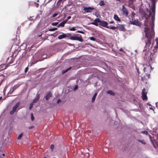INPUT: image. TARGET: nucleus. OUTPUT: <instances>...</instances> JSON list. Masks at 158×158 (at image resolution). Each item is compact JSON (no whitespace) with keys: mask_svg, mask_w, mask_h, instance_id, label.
Returning <instances> with one entry per match:
<instances>
[{"mask_svg":"<svg viewBox=\"0 0 158 158\" xmlns=\"http://www.w3.org/2000/svg\"><path fill=\"white\" fill-rule=\"evenodd\" d=\"M144 31L145 32V37L147 38V42L145 41L146 45L143 52V53L144 54V59L150 62L152 60V59L151 56L152 54L150 51L149 47L151 44V40L152 35L150 32L149 27H144Z\"/></svg>","mask_w":158,"mask_h":158,"instance_id":"obj_1","label":"nucleus"},{"mask_svg":"<svg viewBox=\"0 0 158 158\" xmlns=\"http://www.w3.org/2000/svg\"><path fill=\"white\" fill-rule=\"evenodd\" d=\"M152 3L151 6V11L149 12V16L152 17L151 28L152 31H154V22L155 20L156 4L157 0H150Z\"/></svg>","mask_w":158,"mask_h":158,"instance_id":"obj_2","label":"nucleus"},{"mask_svg":"<svg viewBox=\"0 0 158 158\" xmlns=\"http://www.w3.org/2000/svg\"><path fill=\"white\" fill-rule=\"evenodd\" d=\"M135 15V14L134 12H132L131 18L130 19H131V20L130 21V23L131 24H133L138 26L140 27V23H139V21L137 20L135 21V20H133V18L134 17V15Z\"/></svg>","mask_w":158,"mask_h":158,"instance_id":"obj_3","label":"nucleus"},{"mask_svg":"<svg viewBox=\"0 0 158 158\" xmlns=\"http://www.w3.org/2000/svg\"><path fill=\"white\" fill-rule=\"evenodd\" d=\"M20 103L18 102L16 103L14 106L13 107L12 110L10 112V114L11 115L13 114L16 111L17 108L19 107Z\"/></svg>","mask_w":158,"mask_h":158,"instance_id":"obj_4","label":"nucleus"},{"mask_svg":"<svg viewBox=\"0 0 158 158\" xmlns=\"http://www.w3.org/2000/svg\"><path fill=\"white\" fill-rule=\"evenodd\" d=\"M147 92L146 91L145 88H143L142 90V98L143 100H147Z\"/></svg>","mask_w":158,"mask_h":158,"instance_id":"obj_5","label":"nucleus"},{"mask_svg":"<svg viewBox=\"0 0 158 158\" xmlns=\"http://www.w3.org/2000/svg\"><path fill=\"white\" fill-rule=\"evenodd\" d=\"M70 39L72 40H78L81 42H82L83 41L81 37L78 36H72L70 37Z\"/></svg>","mask_w":158,"mask_h":158,"instance_id":"obj_6","label":"nucleus"},{"mask_svg":"<svg viewBox=\"0 0 158 158\" xmlns=\"http://www.w3.org/2000/svg\"><path fill=\"white\" fill-rule=\"evenodd\" d=\"M99 24L104 27L107 28H109V26H108V23L106 21H104V20H101L100 19Z\"/></svg>","mask_w":158,"mask_h":158,"instance_id":"obj_7","label":"nucleus"},{"mask_svg":"<svg viewBox=\"0 0 158 158\" xmlns=\"http://www.w3.org/2000/svg\"><path fill=\"white\" fill-rule=\"evenodd\" d=\"M94 10V8L93 7L89 6L88 7H84L83 10L86 13H90L92 10Z\"/></svg>","mask_w":158,"mask_h":158,"instance_id":"obj_8","label":"nucleus"},{"mask_svg":"<svg viewBox=\"0 0 158 158\" xmlns=\"http://www.w3.org/2000/svg\"><path fill=\"white\" fill-rule=\"evenodd\" d=\"M122 11L123 14L126 16H127L128 15V12L127 9L125 7L124 5L122 6Z\"/></svg>","mask_w":158,"mask_h":158,"instance_id":"obj_9","label":"nucleus"},{"mask_svg":"<svg viewBox=\"0 0 158 158\" xmlns=\"http://www.w3.org/2000/svg\"><path fill=\"white\" fill-rule=\"evenodd\" d=\"M19 87L18 85H15L12 88L10 89L8 94H11L17 88Z\"/></svg>","mask_w":158,"mask_h":158,"instance_id":"obj_10","label":"nucleus"},{"mask_svg":"<svg viewBox=\"0 0 158 158\" xmlns=\"http://www.w3.org/2000/svg\"><path fill=\"white\" fill-rule=\"evenodd\" d=\"M100 19H96L93 22L91 23L92 24L95 25L96 26H98V23H99Z\"/></svg>","mask_w":158,"mask_h":158,"instance_id":"obj_11","label":"nucleus"},{"mask_svg":"<svg viewBox=\"0 0 158 158\" xmlns=\"http://www.w3.org/2000/svg\"><path fill=\"white\" fill-rule=\"evenodd\" d=\"M52 97V93L51 92H49L46 94L45 96V99L47 100H48Z\"/></svg>","mask_w":158,"mask_h":158,"instance_id":"obj_12","label":"nucleus"},{"mask_svg":"<svg viewBox=\"0 0 158 158\" xmlns=\"http://www.w3.org/2000/svg\"><path fill=\"white\" fill-rule=\"evenodd\" d=\"M67 37V35L65 34H63L61 35H59L58 37V38L59 40H61L63 38H65Z\"/></svg>","mask_w":158,"mask_h":158,"instance_id":"obj_13","label":"nucleus"},{"mask_svg":"<svg viewBox=\"0 0 158 158\" xmlns=\"http://www.w3.org/2000/svg\"><path fill=\"white\" fill-rule=\"evenodd\" d=\"M40 98V95L39 94H37L36 95V97L35 99L33 100V103H35L37 102L38 100Z\"/></svg>","mask_w":158,"mask_h":158,"instance_id":"obj_14","label":"nucleus"},{"mask_svg":"<svg viewBox=\"0 0 158 158\" xmlns=\"http://www.w3.org/2000/svg\"><path fill=\"white\" fill-rule=\"evenodd\" d=\"M118 29L119 30L124 31L125 30V28L123 25H120L117 27Z\"/></svg>","mask_w":158,"mask_h":158,"instance_id":"obj_15","label":"nucleus"},{"mask_svg":"<svg viewBox=\"0 0 158 158\" xmlns=\"http://www.w3.org/2000/svg\"><path fill=\"white\" fill-rule=\"evenodd\" d=\"M114 19L116 21L120 22L121 20L117 15H114Z\"/></svg>","mask_w":158,"mask_h":158,"instance_id":"obj_16","label":"nucleus"},{"mask_svg":"<svg viewBox=\"0 0 158 158\" xmlns=\"http://www.w3.org/2000/svg\"><path fill=\"white\" fill-rule=\"evenodd\" d=\"M72 68V67H69V68H67V69L63 70L62 71V73L63 74H64L66 73L68 71L70 70Z\"/></svg>","mask_w":158,"mask_h":158,"instance_id":"obj_17","label":"nucleus"},{"mask_svg":"<svg viewBox=\"0 0 158 158\" xmlns=\"http://www.w3.org/2000/svg\"><path fill=\"white\" fill-rule=\"evenodd\" d=\"M107 93L109 94L110 95H112L113 96H114L115 95V94L111 90H108L106 92Z\"/></svg>","mask_w":158,"mask_h":158,"instance_id":"obj_18","label":"nucleus"},{"mask_svg":"<svg viewBox=\"0 0 158 158\" xmlns=\"http://www.w3.org/2000/svg\"><path fill=\"white\" fill-rule=\"evenodd\" d=\"M97 95V93H95L94 94V95L92 98V102L94 101Z\"/></svg>","mask_w":158,"mask_h":158,"instance_id":"obj_19","label":"nucleus"},{"mask_svg":"<svg viewBox=\"0 0 158 158\" xmlns=\"http://www.w3.org/2000/svg\"><path fill=\"white\" fill-rule=\"evenodd\" d=\"M99 4L100 6H103L105 4L103 1L102 0L99 2Z\"/></svg>","mask_w":158,"mask_h":158,"instance_id":"obj_20","label":"nucleus"},{"mask_svg":"<svg viewBox=\"0 0 158 158\" xmlns=\"http://www.w3.org/2000/svg\"><path fill=\"white\" fill-rule=\"evenodd\" d=\"M137 140L138 142L141 143L142 144H146V143L143 140L138 139Z\"/></svg>","mask_w":158,"mask_h":158,"instance_id":"obj_21","label":"nucleus"},{"mask_svg":"<svg viewBox=\"0 0 158 158\" xmlns=\"http://www.w3.org/2000/svg\"><path fill=\"white\" fill-rule=\"evenodd\" d=\"M64 24L62 21L61 23H60L57 26V27H59L61 26L62 27H64Z\"/></svg>","mask_w":158,"mask_h":158,"instance_id":"obj_22","label":"nucleus"},{"mask_svg":"<svg viewBox=\"0 0 158 158\" xmlns=\"http://www.w3.org/2000/svg\"><path fill=\"white\" fill-rule=\"evenodd\" d=\"M23 133H21L18 136V137L17 138V139L18 140H20L21 139V138L23 136Z\"/></svg>","mask_w":158,"mask_h":158,"instance_id":"obj_23","label":"nucleus"},{"mask_svg":"<svg viewBox=\"0 0 158 158\" xmlns=\"http://www.w3.org/2000/svg\"><path fill=\"white\" fill-rule=\"evenodd\" d=\"M76 27H73L72 28H70V27H69V30L70 31H74L76 30Z\"/></svg>","mask_w":158,"mask_h":158,"instance_id":"obj_24","label":"nucleus"},{"mask_svg":"<svg viewBox=\"0 0 158 158\" xmlns=\"http://www.w3.org/2000/svg\"><path fill=\"white\" fill-rule=\"evenodd\" d=\"M109 28V29H111L112 30H114L116 28H117L118 27H114V26L110 27V26H109V28Z\"/></svg>","mask_w":158,"mask_h":158,"instance_id":"obj_25","label":"nucleus"},{"mask_svg":"<svg viewBox=\"0 0 158 158\" xmlns=\"http://www.w3.org/2000/svg\"><path fill=\"white\" fill-rule=\"evenodd\" d=\"M34 103H33V102H32L30 104V106L29 107V110H31L32 109Z\"/></svg>","mask_w":158,"mask_h":158,"instance_id":"obj_26","label":"nucleus"},{"mask_svg":"<svg viewBox=\"0 0 158 158\" xmlns=\"http://www.w3.org/2000/svg\"><path fill=\"white\" fill-rule=\"evenodd\" d=\"M89 39L90 40L93 41H95V39L94 37H89Z\"/></svg>","mask_w":158,"mask_h":158,"instance_id":"obj_27","label":"nucleus"},{"mask_svg":"<svg viewBox=\"0 0 158 158\" xmlns=\"http://www.w3.org/2000/svg\"><path fill=\"white\" fill-rule=\"evenodd\" d=\"M58 24V22H54L52 23V25L55 26L57 25Z\"/></svg>","mask_w":158,"mask_h":158,"instance_id":"obj_28","label":"nucleus"},{"mask_svg":"<svg viewBox=\"0 0 158 158\" xmlns=\"http://www.w3.org/2000/svg\"><path fill=\"white\" fill-rule=\"evenodd\" d=\"M141 133L147 135L148 134V132L147 131H141Z\"/></svg>","mask_w":158,"mask_h":158,"instance_id":"obj_29","label":"nucleus"},{"mask_svg":"<svg viewBox=\"0 0 158 158\" xmlns=\"http://www.w3.org/2000/svg\"><path fill=\"white\" fill-rule=\"evenodd\" d=\"M31 120L33 121V120L34 119V118L32 114H31Z\"/></svg>","mask_w":158,"mask_h":158,"instance_id":"obj_30","label":"nucleus"},{"mask_svg":"<svg viewBox=\"0 0 158 158\" xmlns=\"http://www.w3.org/2000/svg\"><path fill=\"white\" fill-rule=\"evenodd\" d=\"M57 28H51L49 29V31H54L55 30H56Z\"/></svg>","mask_w":158,"mask_h":158,"instance_id":"obj_31","label":"nucleus"},{"mask_svg":"<svg viewBox=\"0 0 158 158\" xmlns=\"http://www.w3.org/2000/svg\"><path fill=\"white\" fill-rule=\"evenodd\" d=\"M24 46V48L25 49L26 48V45L25 44V43H23V44H22L20 46V47H21L22 46Z\"/></svg>","mask_w":158,"mask_h":158,"instance_id":"obj_32","label":"nucleus"},{"mask_svg":"<svg viewBox=\"0 0 158 158\" xmlns=\"http://www.w3.org/2000/svg\"><path fill=\"white\" fill-rule=\"evenodd\" d=\"M58 15V13H55L52 16V18H54L55 17H56V16H57V15Z\"/></svg>","mask_w":158,"mask_h":158,"instance_id":"obj_33","label":"nucleus"},{"mask_svg":"<svg viewBox=\"0 0 158 158\" xmlns=\"http://www.w3.org/2000/svg\"><path fill=\"white\" fill-rule=\"evenodd\" d=\"M54 148V146L53 144H51L50 146V149L52 151L53 149Z\"/></svg>","mask_w":158,"mask_h":158,"instance_id":"obj_34","label":"nucleus"},{"mask_svg":"<svg viewBox=\"0 0 158 158\" xmlns=\"http://www.w3.org/2000/svg\"><path fill=\"white\" fill-rule=\"evenodd\" d=\"M28 69V67H26L25 69V71H24L25 72V73H27V72Z\"/></svg>","mask_w":158,"mask_h":158,"instance_id":"obj_35","label":"nucleus"},{"mask_svg":"<svg viewBox=\"0 0 158 158\" xmlns=\"http://www.w3.org/2000/svg\"><path fill=\"white\" fill-rule=\"evenodd\" d=\"M78 87L77 85L74 88V90H76L77 89Z\"/></svg>","mask_w":158,"mask_h":158,"instance_id":"obj_36","label":"nucleus"},{"mask_svg":"<svg viewBox=\"0 0 158 158\" xmlns=\"http://www.w3.org/2000/svg\"><path fill=\"white\" fill-rule=\"evenodd\" d=\"M68 20V19H67L64 21H63V22L65 24V23H67Z\"/></svg>","mask_w":158,"mask_h":158,"instance_id":"obj_37","label":"nucleus"},{"mask_svg":"<svg viewBox=\"0 0 158 158\" xmlns=\"http://www.w3.org/2000/svg\"><path fill=\"white\" fill-rule=\"evenodd\" d=\"M119 51H121V52H124V51H123V49L122 48H121L119 49Z\"/></svg>","mask_w":158,"mask_h":158,"instance_id":"obj_38","label":"nucleus"},{"mask_svg":"<svg viewBox=\"0 0 158 158\" xmlns=\"http://www.w3.org/2000/svg\"><path fill=\"white\" fill-rule=\"evenodd\" d=\"M151 136L150 135H149V137H150V138H151ZM150 140H151V142L152 143V145H153V146L154 147V144H153V142H152V139H150Z\"/></svg>","mask_w":158,"mask_h":158,"instance_id":"obj_39","label":"nucleus"},{"mask_svg":"<svg viewBox=\"0 0 158 158\" xmlns=\"http://www.w3.org/2000/svg\"><path fill=\"white\" fill-rule=\"evenodd\" d=\"M79 33L83 34H84V32L83 31H80Z\"/></svg>","mask_w":158,"mask_h":158,"instance_id":"obj_40","label":"nucleus"},{"mask_svg":"<svg viewBox=\"0 0 158 158\" xmlns=\"http://www.w3.org/2000/svg\"><path fill=\"white\" fill-rule=\"evenodd\" d=\"M71 18V16H69L67 17V19L69 20Z\"/></svg>","mask_w":158,"mask_h":158,"instance_id":"obj_41","label":"nucleus"},{"mask_svg":"<svg viewBox=\"0 0 158 158\" xmlns=\"http://www.w3.org/2000/svg\"><path fill=\"white\" fill-rule=\"evenodd\" d=\"M138 74L139 73V69L137 68H136Z\"/></svg>","mask_w":158,"mask_h":158,"instance_id":"obj_42","label":"nucleus"},{"mask_svg":"<svg viewBox=\"0 0 158 158\" xmlns=\"http://www.w3.org/2000/svg\"><path fill=\"white\" fill-rule=\"evenodd\" d=\"M60 102V99H59L57 100V103H59V102Z\"/></svg>","mask_w":158,"mask_h":158,"instance_id":"obj_43","label":"nucleus"},{"mask_svg":"<svg viewBox=\"0 0 158 158\" xmlns=\"http://www.w3.org/2000/svg\"><path fill=\"white\" fill-rule=\"evenodd\" d=\"M35 3L36 4V7H38V6L39 5V4L38 3H37L36 2H35Z\"/></svg>","mask_w":158,"mask_h":158,"instance_id":"obj_44","label":"nucleus"},{"mask_svg":"<svg viewBox=\"0 0 158 158\" xmlns=\"http://www.w3.org/2000/svg\"><path fill=\"white\" fill-rule=\"evenodd\" d=\"M146 69V68L145 67H144L143 68V70L144 72H145Z\"/></svg>","mask_w":158,"mask_h":158,"instance_id":"obj_45","label":"nucleus"},{"mask_svg":"<svg viewBox=\"0 0 158 158\" xmlns=\"http://www.w3.org/2000/svg\"><path fill=\"white\" fill-rule=\"evenodd\" d=\"M156 107H158V102L156 103Z\"/></svg>","mask_w":158,"mask_h":158,"instance_id":"obj_46","label":"nucleus"},{"mask_svg":"<svg viewBox=\"0 0 158 158\" xmlns=\"http://www.w3.org/2000/svg\"><path fill=\"white\" fill-rule=\"evenodd\" d=\"M33 127V126H31L29 127V129H31Z\"/></svg>","mask_w":158,"mask_h":158,"instance_id":"obj_47","label":"nucleus"},{"mask_svg":"<svg viewBox=\"0 0 158 158\" xmlns=\"http://www.w3.org/2000/svg\"><path fill=\"white\" fill-rule=\"evenodd\" d=\"M114 21H111L110 22V24H112V23H114Z\"/></svg>","mask_w":158,"mask_h":158,"instance_id":"obj_48","label":"nucleus"},{"mask_svg":"<svg viewBox=\"0 0 158 158\" xmlns=\"http://www.w3.org/2000/svg\"><path fill=\"white\" fill-rule=\"evenodd\" d=\"M52 0H49L46 3V4L47 3L49 2H50Z\"/></svg>","mask_w":158,"mask_h":158,"instance_id":"obj_49","label":"nucleus"},{"mask_svg":"<svg viewBox=\"0 0 158 158\" xmlns=\"http://www.w3.org/2000/svg\"><path fill=\"white\" fill-rule=\"evenodd\" d=\"M149 108L150 110H154V109L152 107H149Z\"/></svg>","mask_w":158,"mask_h":158,"instance_id":"obj_50","label":"nucleus"},{"mask_svg":"<svg viewBox=\"0 0 158 158\" xmlns=\"http://www.w3.org/2000/svg\"><path fill=\"white\" fill-rule=\"evenodd\" d=\"M32 18L31 17L30 18V19H29V20H30V21H32V19H31V18Z\"/></svg>","mask_w":158,"mask_h":158,"instance_id":"obj_51","label":"nucleus"},{"mask_svg":"<svg viewBox=\"0 0 158 158\" xmlns=\"http://www.w3.org/2000/svg\"><path fill=\"white\" fill-rule=\"evenodd\" d=\"M146 75H147V76H148V78H149L150 74H147Z\"/></svg>","mask_w":158,"mask_h":158,"instance_id":"obj_52","label":"nucleus"},{"mask_svg":"<svg viewBox=\"0 0 158 158\" xmlns=\"http://www.w3.org/2000/svg\"><path fill=\"white\" fill-rule=\"evenodd\" d=\"M62 0H59L58 1V2H57V3H59V2H60Z\"/></svg>","mask_w":158,"mask_h":158,"instance_id":"obj_53","label":"nucleus"},{"mask_svg":"<svg viewBox=\"0 0 158 158\" xmlns=\"http://www.w3.org/2000/svg\"><path fill=\"white\" fill-rule=\"evenodd\" d=\"M41 35H42V34H41V35H39L38 36L39 37H41Z\"/></svg>","mask_w":158,"mask_h":158,"instance_id":"obj_54","label":"nucleus"},{"mask_svg":"<svg viewBox=\"0 0 158 158\" xmlns=\"http://www.w3.org/2000/svg\"><path fill=\"white\" fill-rule=\"evenodd\" d=\"M95 16H96L97 17H98V15H97V14H96V13H95Z\"/></svg>","mask_w":158,"mask_h":158,"instance_id":"obj_55","label":"nucleus"},{"mask_svg":"<svg viewBox=\"0 0 158 158\" xmlns=\"http://www.w3.org/2000/svg\"><path fill=\"white\" fill-rule=\"evenodd\" d=\"M2 156H5V154L4 153H3L2 154Z\"/></svg>","mask_w":158,"mask_h":158,"instance_id":"obj_56","label":"nucleus"},{"mask_svg":"<svg viewBox=\"0 0 158 158\" xmlns=\"http://www.w3.org/2000/svg\"><path fill=\"white\" fill-rule=\"evenodd\" d=\"M80 31V30H78L77 31V32H78L79 33V31Z\"/></svg>","mask_w":158,"mask_h":158,"instance_id":"obj_57","label":"nucleus"},{"mask_svg":"<svg viewBox=\"0 0 158 158\" xmlns=\"http://www.w3.org/2000/svg\"><path fill=\"white\" fill-rule=\"evenodd\" d=\"M135 52H136V53H137V50H135Z\"/></svg>","mask_w":158,"mask_h":158,"instance_id":"obj_58","label":"nucleus"},{"mask_svg":"<svg viewBox=\"0 0 158 158\" xmlns=\"http://www.w3.org/2000/svg\"><path fill=\"white\" fill-rule=\"evenodd\" d=\"M150 68H151V70H152V67L151 66H150Z\"/></svg>","mask_w":158,"mask_h":158,"instance_id":"obj_59","label":"nucleus"},{"mask_svg":"<svg viewBox=\"0 0 158 158\" xmlns=\"http://www.w3.org/2000/svg\"><path fill=\"white\" fill-rule=\"evenodd\" d=\"M121 0H116V1H120Z\"/></svg>","mask_w":158,"mask_h":158,"instance_id":"obj_60","label":"nucleus"},{"mask_svg":"<svg viewBox=\"0 0 158 158\" xmlns=\"http://www.w3.org/2000/svg\"><path fill=\"white\" fill-rule=\"evenodd\" d=\"M2 98V97H0V100Z\"/></svg>","mask_w":158,"mask_h":158,"instance_id":"obj_61","label":"nucleus"},{"mask_svg":"<svg viewBox=\"0 0 158 158\" xmlns=\"http://www.w3.org/2000/svg\"><path fill=\"white\" fill-rule=\"evenodd\" d=\"M37 2H39V0H37Z\"/></svg>","mask_w":158,"mask_h":158,"instance_id":"obj_62","label":"nucleus"},{"mask_svg":"<svg viewBox=\"0 0 158 158\" xmlns=\"http://www.w3.org/2000/svg\"><path fill=\"white\" fill-rule=\"evenodd\" d=\"M22 56H20V57H21L22 58Z\"/></svg>","mask_w":158,"mask_h":158,"instance_id":"obj_63","label":"nucleus"},{"mask_svg":"<svg viewBox=\"0 0 158 158\" xmlns=\"http://www.w3.org/2000/svg\"><path fill=\"white\" fill-rule=\"evenodd\" d=\"M44 158H47V157H44Z\"/></svg>","mask_w":158,"mask_h":158,"instance_id":"obj_64","label":"nucleus"}]
</instances>
